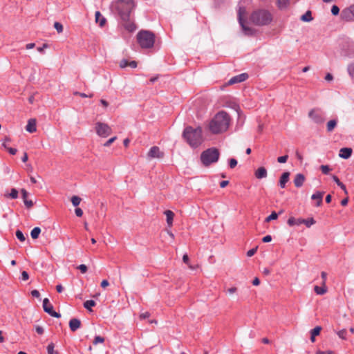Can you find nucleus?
I'll return each instance as SVG.
<instances>
[{"instance_id": "f257e3e1", "label": "nucleus", "mask_w": 354, "mask_h": 354, "mask_svg": "<svg viewBox=\"0 0 354 354\" xmlns=\"http://www.w3.org/2000/svg\"><path fill=\"white\" fill-rule=\"evenodd\" d=\"M230 120V117L226 112L219 111L209 122V131L214 134L225 132L229 128Z\"/></svg>"}, {"instance_id": "f03ea898", "label": "nucleus", "mask_w": 354, "mask_h": 354, "mask_svg": "<svg viewBox=\"0 0 354 354\" xmlns=\"http://www.w3.org/2000/svg\"><path fill=\"white\" fill-rule=\"evenodd\" d=\"M183 136L193 148L198 147L203 142L202 129L201 127L194 129L192 127H187L184 129Z\"/></svg>"}, {"instance_id": "7ed1b4c3", "label": "nucleus", "mask_w": 354, "mask_h": 354, "mask_svg": "<svg viewBox=\"0 0 354 354\" xmlns=\"http://www.w3.org/2000/svg\"><path fill=\"white\" fill-rule=\"evenodd\" d=\"M122 21H127L136 7L133 0H118L112 3Z\"/></svg>"}, {"instance_id": "20e7f679", "label": "nucleus", "mask_w": 354, "mask_h": 354, "mask_svg": "<svg viewBox=\"0 0 354 354\" xmlns=\"http://www.w3.org/2000/svg\"><path fill=\"white\" fill-rule=\"evenodd\" d=\"M251 21L257 26H266L272 21V14L266 10H259L252 12L250 16Z\"/></svg>"}, {"instance_id": "39448f33", "label": "nucleus", "mask_w": 354, "mask_h": 354, "mask_svg": "<svg viewBox=\"0 0 354 354\" xmlns=\"http://www.w3.org/2000/svg\"><path fill=\"white\" fill-rule=\"evenodd\" d=\"M137 41L142 48H151L155 42V35L146 30H142L137 34Z\"/></svg>"}, {"instance_id": "423d86ee", "label": "nucleus", "mask_w": 354, "mask_h": 354, "mask_svg": "<svg viewBox=\"0 0 354 354\" xmlns=\"http://www.w3.org/2000/svg\"><path fill=\"white\" fill-rule=\"evenodd\" d=\"M219 151L216 148H209L204 151L201 155V160L205 166H209L212 163L218 161L219 158Z\"/></svg>"}, {"instance_id": "0eeeda50", "label": "nucleus", "mask_w": 354, "mask_h": 354, "mask_svg": "<svg viewBox=\"0 0 354 354\" xmlns=\"http://www.w3.org/2000/svg\"><path fill=\"white\" fill-rule=\"evenodd\" d=\"M95 132L102 138H106L112 133V129L106 123L97 122L95 126Z\"/></svg>"}, {"instance_id": "6e6552de", "label": "nucleus", "mask_w": 354, "mask_h": 354, "mask_svg": "<svg viewBox=\"0 0 354 354\" xmlns=\"http://www.w3.org/2000/svg\"><path fill=\"white\" fill-rule=\"evenodd\" d=\"M308 117L316 124H321L325 121L324 113L319 109H313L308 113Z\"/></svg>"}, {"instance_id": "1a4fd4ad", "label": "nucleus", "mask_w": 354, "mask_h": 354, "mask_svg": "<svg viewBox=\"0 0 354 354\" xmlns=\"http://www.w3.org/2000/svg\"><path fill=\"white\" fill-rule=\"evenodd\" d=\"M43 308L44 310L49 314L50 316L59 318L60 317V314L57 313L53 310V305L50 303V301L48 298H45L43 300Z\"/></svg>"}, {"instance_id": "9d476101", "label": "nucleus", "mask_w": 354, "mask_h": 354, "mask_svg": "<svg viewBox=\"0 0 354 354\" xmlns=\"http://www.w3.org/2000/svg\"><path fill=\"white\" fill-rule=\"evenodd\" d=\"M164 156V153L160 151V148L156 146L152 147L147 153V158L149 160L153 158H162Z\"/></svg>"}, {"instance_id": "9b49d317", "label": "nucleus", "mask_w": 354, "mask_h": 354, "mask_svg": "<svg viewBox=\"0 0 354 354\" xmlns=\"http://www.w3.org/2000/svg\"><path fill=\"white\" fill-rule=\"evenodd\" d=\"M341 18L345 21H350L354 20V5L346 8L342 11Z\"/></svg>"}, {"instance_id": "f8f14e48", "label": "nucleus", "mask_w": 354, "mask_h": 354, "mask_svg": "<svg viewBox=\"0 0 354 354\" xmlns=\"http://www.w3.org/2000/svg\"><path fill=\"white\" fill-rule=\"evenodd\" d=\"M245 15V10L244 8H240L239 10V21L240 24L241 25L243 30L245 32V34H251L252 30L250 28H247L243 24V17Z\"/></svg>"}, {"instance_id": "ddd939ff", "label": "nucleus", "mask_w": 354, "mask_h": 354, "mask_svg": "<svg viewBox=\"0 0 354 354\" xmlns=\"http://www.w3.org/2000/svg\"><path fill=\"white\" fill-rule=\"evenodd\" d=\"M248 77V75L247 73H242L239 75L234 76L232 77L227 82L228 85H232L236 83H239L244 82Z\"/></svg>"}, {"instance_id": "4468645a", "label": "nucleus", "mask_w": 354, "mask_h": 354, "mask_svg": "<svg viewBox=\"0 0 354 354\" xmlns=\"http://www.w3.org/2000/svg\"><path fill=\"white\" fill-rule=\"evenodd\" d=\"M21 192L22 198H23V201H24V203L26 207L28 209L31 208L33 206V202L31 200H28V192L26 189H22L21 190Z\"/></svg>"}, {"instance_id": "2eb2a0df", "label": "nucleus", "mask_w": 354, "mask_h": 354, "mask_svg": "<svg viewBox=\"0 0 354 354\" xmlns=\"http://www.w3.org/2000/svg\"><path fill=\"white\" fill-rule=\"evenodd\" d=\"M81 326V322L80 319L73 318L69 322V327L71 331L75 332Z\"/></svg>"}, {"instance_id": "dca6fc26", "label": "nucleus", "mask_w": 354, "mask_h": 354, "mask_svg": "<svg viewBox=\"0 0 354 354\" xmlns=\"http://www.w3.org/2000/svg\"><path fill=\"white\" fill-rule=\"evenodd\" d=\"M306 178L302 174H297L294 179V184L296 187H300L303 185Z\"/></svg>"}, {"instance_id": "f3484780", "label": "nucleus", "mask_w": 354, "mask_h": 354, "mask_svg": "<svg viewBox=\"0 0 354 354\" xmlns=\"http://www.w3.org/2000/svg\"><path fill=\"white\" fill-rule=\"evenodd\" d=\"M26 130L29 133H34L37 131L35 119H30L28 121V124L26 127Z\"/></svg>"}, {"instance_id": "a211bd4d", "label": "nucleus", "mask_w": 354, "mask_h": 354, "mask_svg": "<svg viewBox=\"0 0 354 354\" xmlns=\"http://www.w3.org/2000/svg\"><path fill=\"white\" fill-rule=\"evenodd\" d=\"M267 174H268L267 170L263 167H261L258 168L254 172V176L258 179H261V178H266L267 176Z\"/></svg>"}, {"instance_id": "6ab92c4d", "label": "nucleus", "mask_w": 354, "mask_h": 354, "mask_svg": "<svg viewBox=\"0 0 354 354\" xmlns=\"http://www.w3.org/2000/svg\"><path fill=\"white\" fill-rule=\"evenodd\" d=\"M352 151H352L351 148H348V147L342 148L339 150V156L342 158L347 159L351 156Z\"/></svg>"}, {"instance_id": "aec40b11", "label": "nucleus", "mask_w": 354, "mask_h": 354, "mask_svg": "<svg viewBox=\"0 0 354 354\" xmlns=\"http://www.w3.org/2000/svg\"><path fill=\"white\" fill-rule=\"evenodd\" d=\"M323 196H324V192H317L312 195L311 198L313 200L317 201V207H319L322 205Z\"/></svg>"}, {"instance_id": "412c9836", "label": "nucleus", "mask_w": 354, "mask_h": 354, "mask_svg": "<svg viewBox=\"0 0 354 354\" xmlns=\"http://www.w3.org/2000/svg\"><path fill=\"white\" fill-rule=\"evenodd\" d=\"M95 22L99 24L100 27H103L106 24V19L101 15L100 11H96L95 14Z\"/></svg>"}, {"instance_id": "4be33fe9", "label": "nucleus", "mask_w": 354, "mask_h": 354, "mask_svg": "<svg viewBox=\"0 0 354 354\" xmlns=\"http://www.w3.org/2000/svg\"><path fill=\"white\" fill-rule=\"evenodd\" d=\"M290 172L286 171L283 173L279 180V185L281 188H284L286 183L289 180Z\"/></svg>"}, {"instance_id": "5701e85b", "label": "nucleus", "mask_w": 354, "mask_h": 354, "mask_svg": "<svg viewBox=\"0 0 354 354\" xmlns=\"http://www.w3.org/2000/svg\"><path fill=\"white\" fill-rule=\"evenodd\" d=\"M164 214L167 217V223L168 226L171 227L173 225L174 213L171 210H166L164 212Z\"/></svg>"}, {"instance_id": "b1692460", "label": "nucleus", "mask_w": 354, "mask_h": 354, "mask_svg": "<svg viewBox=\"0 0 354 354\" xmlns=\"http://www.w3.org/2000/svg\"><path fill=\"white\" fill-rule=\"evenodd\" d=\"M123 26L129 32H133L136 29V24L133 22L130 21L129 18L127 21H123Z\"/></svg>"}, {"instance_id": "393cba45", "label": "nucleus", "mask_w": 354, "mask_h": 354, "mask_svg": "<svg viewBox=\"0 0 354 354\" xmlns=\"http://www.w3.org/2000/svg\"><path fill=\"white\" fill-rule=\"evenodd\" d=\"M303 218H295V217H290L287 221V223L290 226L300 225L302 224Z\"/></svg>"}, {"instance_id": "a878e982", "label": "nucleus", "mask_w": 354, "mask_h": 354, "mask_svg": "<svg viewBox=\"0 0 354 354\" xmlns=\"http://www.w3.org/2000/svg\"><path fill=\"white\" fill-rule=\"evenodd\" d=\"M290 0H277V4L280 10L286 9L288 7Z\"/></svg>"}, {"instance_id": "bb28decb", "label": "nucleus", "mask_w": 354, "mask_h": 354, "mask_svg": "<svg viewBox=\"0 0 354 354\" xmlns=\"http://www.w3.org/2000/svg\"><path fill=\"white\" fill-rule=\"evenodd\" d=\"M314 290L317 295H324L327 292V288L326 284L322 285L321 287L318 286H315L314 287Z\"/></svg>"}, {"instance_id": "cd10ccee", "label": "nucleus", "mask_w": 354, "mask_h": 354, "mask_svg": "<svg viewBox=\"0 0 354 354\" xmlns=\"http://www.w3.org/2000/svg\"><path fill=\"white\" fill-rule=\"evenodd\" d=\"M337 121L336 120H329L326 124V129L328 132H331L336 127Z\"/></svg>"}, {"instance_id": "c85d7f7f", "label": "nucleus", "mask_w": 354, "mask_h": 354, "mask_svg": "<svg viewBox=\"0 0 354 354\" xmlns=\"http://www.w3.org/2000/svg\"><path fill=\"white\" fill-rule=\"evenodd\" d=\"M333 180L337 183V185L342 189L344 190L345 194H347V190L346 188V186L339 180L337 176L333 175Z\"/></svg>"}, {"instance_id": "c756f323", "label": "nucleus", "mask_w": 354, "mask_h": 354, "mask_svg": "<svg viewBox=\"0 0 354 354\" xmlns=\"http://www.w3.org/2000/svg\"><path fill=\"white\" fill-rule=\"evenodd\" d=\"M301 20L306 22H309L313 20V17L311 16V12L308 10L304 15L301 17Z\"/></svg>"}, {"instance_id": "7c9ffc66", "label": "nucleus", "mask_w": 354, "mask_h": 354, "mask_svg": "<svg viewBox=\"0 0 354 354\" xmlns=\"http://www.w3.org/2000/svg\"><path fill=\"white\" fill-rule=\"evenodd\" d=\"M40 232L41 229L39 227H34L30 232L31 237L33 239H37L39 237Z\"/></svg>"}, {"instance_id": "2f4dec72", "label": "nucleus", "mask_w": 354, "mask_h": 354, "mask_svg": "<svg viewBox=\"0 0 354 354\" xmlns=\"http://www.w3.org/2000/svg\"><path fill=\"white\" fill-rule=\"evenodd\" d=\"M95 306V302L93 300H87L84 303V307L88 310L91 311V307Z\"/></svg>"}, {"instance_id": "473e14b6", "label": "nucleus", "mask_w": 354, "mask_h": 354, "mask_svg": "<svg viewBox=\"0 0 354 354\" xmlns=\"http://www.w3.org/2000/svg\"><path fill=\"white\" fill-rule=\"evenodd\" d=\"M315 223V221L313 218H309L308 219H304L302 224H304L306 225V227H310L312 225Z\"/></svg>"}, {"instance_id": "72a5a7b5", "label": "nucleus", "mask_w": 354, "mask_h": 354, "mask_svg": "<svg viewBox=\"0 0 354 354\" xmlns=\"http://www.w3.org/2000/svg\"><path fill=\"white\" fill-rule=\"evenodd\" d=\"M81 201H82L81 198H80L77 196H73L71 198V203L75 207H77L80 205Z\"/></svg>"}, {"instance_id": "f704fd0d", "label": "nucleus", "mask_w": 354, "mask_h": 354, "mask_svg": "<svg viewBox=\"0 0 354 354\" xmlns=\"http://www.w3.org/2000/svg\"><path fill=\"white\" fill-rule=\"evenodd\" d=\"M347 71L349 75L353 78L354 77V63H351L348 65Z\"/></svg>"}, {"instance_id": "c9c22d12", "label": "nucleus", "mask_w": 354, "mask_h": 354, "mask_svg": "<svg viewBox=\"0 0 354 354\" xmlns=\"http://www.w3.org/2000/svg\"><path fill=\"white\" fill-rule=\"evenodd\" d=\"M55 345L53 343H50L47 346L48 354H58L57 351L54 350Z\"/></svg>"}, {"instance_id": "e433bc0d", "label": "nucleus", "mask_w": 354, "mask_h": 354, "mask_svg": "<svg viewBox=\"0 0 354 354\" xmlns=\"http://www.w3.org/2000/svg\"><path fill=\"white\" fill-rule=\"evenodd\" d=\"M278 218V214L275 212H272L270 216L266 217V222H270L272 220H275Z\"/></svg>"}, {"instance_id": "4c0bfd02", "label": "nucleus", "mask_w": 354, "mask_h": 354, "mask_svg": "<svg viewBox=\"0 0 354 354\" xmlns=\"http://www.w3.org/2000/svg\"><path fill=\"white\" fill-rule=\"evenodd\" d=\"M54 28L56 29L58 33H61L63 32V26L59 22H55Z\"/></svg>"}, {"instance_id": "58836bf2", "label": "nucleus", "mask_w": 354, "mask_h": 354, "mask_svg": "<svg viewBox=\"0 0 354 354\" xmlns=\"http://www.w3.org/2000/svg\"><path fill=\"white\" fill-rule=\"evenodd\" d=\"M16 236L20 241H24L26 240V237L20 230H17Z\"/></svg>"}, {"instance_id": "ea45409f", "label": "nucleus", "mask_w": 354, "mask_h": 354, "mask_svg": "<svg viewBox=\"0 0 354 354\" xmlns=\"http://www.w3.org/2000/svg\"><path fill=\"white\" fill-rule=\"evenodd\" d=\"M320 169L322 170V173L324 174H328L330 171H331V169L328 165H321Z\"/></svg>"}, {"instance_id": "a19ab883", "label": "nucleus", "mask_w": 354, "mask_h": 354, "mask_svg": "<svg viewBox=\"0 0 354 354\" xmlns=\"http://www.w3.org/2000/svg\"><path fill=\"white\" fill-rule=\"evenodd\" d=\"M322 330V328L320 326H316L311 330V335L312 336H317L319 335L320 333V331Z\"/></svg>"}, {"instance_id": "79ce46f5", "label": "nucleus", "mask_w": 354, "mask_h": 354, "mask_svg": "<svg viewBox=\"0 0 354 354\" xmlns=\"http://www.w3.org/2000/svg\"><path fill=\"white\" fill-rule=\"evenodd\" d=\"M346 330L345 329H343V330H341L337 332V335L339 336V338L342 339H346Z\"/></svg>"}, {"instance_id": "37998d69", "label": "nucleus", "mask_w": 354, "mask_h": 354, "mask_svg": "<svg viewBox=\"0 0 354 354\" xmlns=\"http://www.w3.org/2000/svg\"><path fill=\"white\" fill-rule=\"evenodd\" d=\"M9 196L11 198H17L18 197V191L13 188L11 189V192L9 194Z\"/></svg>"}, {"instance_id": "c03bdc74", "label": "nucleus", "mask_w": 354, "mask_h": 354, "mask_svg": "<svg viewBox=\"0 0 354 354\" xmlns=\"http://www.w3.org/2000/svg\"><path fill=\"white\" fill-rule=\"evenodd\" d=\"M104 342V337H100V336H96L94 338L93 344L96 345L98 343H103Z\"/></svg>"}, {"instance_id": "a18cd8bd", "label": "nucleus", "mask_w": 354, "mask_h": 354, "mask_svg": "<svg viewBox=\"0 0 354 354\" xmlns=\"http://www.w3.org/2000/svg\"><path fill=\"white\" fill-rule=\"evenodd\" d=\"M74 95H79L82 97H92L93 96V93H90L88 95H86L84 93H80V92H77V91H75L73 93Z\"/></svg>"}, {"instance_id": "49530a36", "label": "nucleus", "mask_w": 354, "mask_h": 354, "mask_svg": "<svg viewBox=\"0 0 354 354\" xmlns=\"http://www.w3.org/2000/svg\"><path fill=\"white\" fill-rule=\"evenodd\" d=\"M331 12L333 15H337L339 12V8L338 6L334 5L332 6Z\"/></svg>"}, {"instance_id": "de8ad7c7", "label": "nucleus", "mask_w": 354, "mask_h": 354, "mask_svg": "<svg viewBox=\"0 0 354 354\" xmlns=\"http://www.w3.org/2000/svg\"><path fill=\"white\" fill-rule=\"evenodd\" d=\"M288 158V155H285V156L279 157L277 158V161L279 163H285L287 161Z\"/></svg>"}, {"instance_id": "09e8293b", "label": "nucleus", "mask_w": 354, "mask_h": 354, "mask_svg": "<svg viewBox=\"0 0 354 354\" xmlns=\"http://www.w3.org/2000/svg\"><path fill=\"white\" fill-rule=\"evenodd\" d=\"M117 139L116 136H114L109 140H108L104 144V147H109L115 140Z\"/></svg>"}, {"instance_id": "8fccbe9b", "label": "nucleus", "mask_w": 354, "mask_h": 354, "mask_svg": "<svg viewBox=\"0 0 354 354\" xmlns=\"http://www.w3.org/2000/svg\"><path fill=\"white\" fill-rule=\"evenodd\" d=\"M257 247L252 248L247 252V256L250 257H252L257 251Z\"/></svg>"}, {"instance_id": "3c124183", "label": "nucleus", "mask_w": 354, "mask_h": 354, "mask_svg": "<svg viewBox=\"0 0 354 354\" xmlns=\"http://www.w3.org/2000/svg\"><path fill=\"white\" fill-rule=\"evenodd\" d=\"M77 268L81 271L82 273H86L88 270L87 266L84 264L80 265Z\"/></svg>"}, {"instance_id": "603ef678", "label": "nucleus", "mask_w": 354, "mask_h": 354, "mask_svg": "<svg viewBox=\"0 0 354 354\" xmlns=\"http://www.w3.org/2000/svg\"><path fill=\"white\" fill-rule=\"evenodd\" d=\"M230 168H234L237 165V160L234 158H231L229 162Z\"/></svg>"}, {"instance_id": "864d4df0", "label": "nucleus", "mask_w": 354, "mask_h": 354, "mask_svg": "<svg viewBox=\"0 0 354 354\" xmlns=\"http://www.w3.org/2000/svg\"><path fill=\"white\" fill-rule=\"evenodd\" d=\"M321 277H322V285L326 284V279H327V274L325 272H321Z\"/></svg>"}, {"instance_id": "5fc2aeb1", "label": "nucleus", "mask_w": 354, "mask_h": 354, "mask_svg": "<svg viewBox=\"0 0 354 354\" xmlns=\"http://www.w3.org/2000/svg\"><path fill=\"white\" fill-rule=\"evenodd\" d=\"M75 212L76 216L78 217H81L83 215V211L81 208H79V207L76 208L75 209Z\"/></svg>"}, {"instance_id": "6e6d98bb", "label": "nucleus", "mask_w": 354, "mask_h": 354, "mask_svg": "<svg viewBox=\"0 0 354 354\" xmlns=\"http://www.w3.org/2000/svg\"><path fill=\"white\" fill-rule=\"evenodd\" d=\"M128 64H129V62L126 59H122L120 62V66L121 68H125V67L128 66Z\"/></svg>"}, {"instance_id": "4d7b16f0", "label": "nucleus", "mask_w": 354, "mask_h": 354, "mask_svg": "<svg viewBox=\"0 0 354 354\" xmlns=\"http://www.w3.org/2000/svg\"><path fill=\"white\" fill-rule=\"evenodd\" d=\"M237 291V288L236 287H231L230 288H228L227 290V292L230 294V295H232V294H234L236 293Z\"/></svg>"}, {"instance_id": "13d9d810", "label": "nucleus", "mask_w": 354, "mask_h": 354, "mask_svg": "<svg viewBox=\"0 0 354 354\" xmlns=\"http://www.w3.org/2000/svg\"><path fill=\"white\" fill-rule=\"evenodd\" d=\"M21 278L24 281H26L29 279V275L26 271H23L21 272Z\"/></svg>"}, {"instance_id": "bf43d9fd", "label": "nucleus", "mask_w": 354, "mask_h": 354, "mask_svg": "<svg viewBox=\"0 0 354 354\" xmlns=\"http://www.w3.org/2000/svg\"><path fill=\"white\" fill-rule=\"evenodd\" d=\"M31 295L34 297H36V298H39L40 297V294H39V292L37 290H33L31 291Z\"/></svg>"}, {"instance_id": "052dcab7", "label": "nucleus", "mask_w": 354, "mask_h": 354, "mask_svg": "<svg viewBox=\"0 0 354 354\" xmlns=\"http://www.w3.org/2000/svg\"><path fill=\"white\" fill-rule=\"evenodd\" d=\"M271 241L272 236L270 235H267L262 239V241L264 243H268L270 242Z\"/></svg>"}, {"instance_id": "680f3d73", "label": "nucleus", "mask_w": 354, "mask_h": 354, "mask_svg": "<svg viewBox=\"0 0 354 354\" xmlns=\"http://www.w3.org/2000/svg\"><path fill=\"white\" fill-rule=\"evenodd\" d=\"M100 104L103 106V107H104V108H105V109H106V108H107V107L109 106V102H108L106 100H105L101 99V100H100Z\"/></svg>"}, {"instance_id": "e2e57ef3", "label": "nucleus", "mask_w": 354, "mask_h": 354, "mask_svg": "<svg viewBox=\"0 0 354 354\" xmlns=\"http://www.w3.org/2000/svg\"><path fill=\"white\" fill-rule=\"evenodd\" d=\"M35 330H36V332L38 333V334H43L44 333V328L41 327V326H37L35 327Z\"/></svg>"}, {"instance_id": "0e129e2a", "label": "nucleus", "mask_w": 354, "mask_h": 354, "mask_svg": "<svg viewBox=\"0 0 354 354\" xmlns=\"http://www.w3.org/2000/svg\"><path fill=\"white\" fill-rule=\"evenodd\" d=\"M316 354H334V353L332 351H317Z\"/></svg>"}, {"instance_id": "69168bd1", "label": "nucleus", "mask_w": 354, "mask_h": 354, "mask_svg": "<svg viewBox=\"0 0 354 354\" xmlns=\"http://www.w3.org/2000/svg\"><path fill=\"white\" fill-rule=\"evenodd\" d=\"M109 285V283L107 280L104 279L101 282V286L103 288H106Z\"/></svg>"}, {"instance_id": "338daca9", "label": "nucleus", "mask_w": 354, "mask_h": 354, "mask_svg": "<svg viewBox=\"0 0 354 354\" xmlns=\"http://www.w3.org/2000/svg\"><path fill=\"white\" fill-rule=\"evenodd\" d=\"M149 316H150L149 313L146 312V313L140 314V319H146V318L149 317Z\"/></svg>"}, {"instance_id": "774afa93", "label": "nucleus", "mask_w": 354, "mask_h": 354, "mask_svg": "<svg viewBox=\"0 0 354 354\" xmlns=\"http://www.w3.org/2000/svg\"><path fill=\"white\" fill-rule=\"evenodd\" d=\"M229 181L228 180H223L220 183V187L221 188L225 187L227 185H228Z\"/></svg>"}]
</instances>
